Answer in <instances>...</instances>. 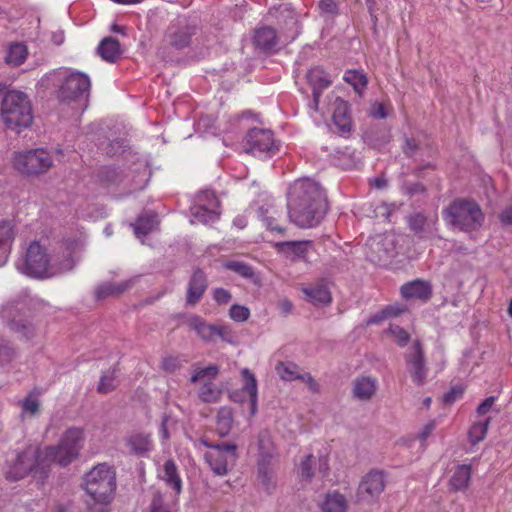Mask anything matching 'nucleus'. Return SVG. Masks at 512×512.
Listing matches in <instances>:
<instances>
[{
  "label": "nucleus",
  "mask_w": 512,
  "mask_h": 512,
  "mask_svg": "<svg viewBox=\"0 0 512 512\" xmlns=\"http://www.w3.org/2000/svg\"><path fill=\"white\" fill-rule=\"evenodd\" d=\"M233 423V415L230 408L222 407L216 416V429L221 437L229 434Z\"/></svg>",
  "instance_id": "ea45409f"
},
{
  "label": "nucleus",
  "mask_w": 512,
  "mask_h": 512,
  "mask_svg": "<svg viewBox=\"0 0 512 512\" xmlns=\"http://www.w3.org/2000/svg\"><path fill=\"white\" fill-rule=\"evenodd\" d=\"M224 267L246 279H251L255 275L253 268L241 261H228L224 264Z\"/></svg>",
  "instance_id": "c03bdc74"
},
{
  "label": "nucleus",
  "mask_w": 512,
  "mask_h": 512,
  "mask_svg": "<svg viewBox=\"0 0 512 512\" xmlns=\"http://www.w3.org/2000/svg\"><path fill=\"white\" fill-rule=\"evenodd\" d=\"M444 219L450 224H481L484 214L472 200L456 199L445 210Z\"/></svg>",
  "instance_id": "423d86ee"
},
{
  "label": "nucleus",
  "mask_w": 512,
  "mask_h": 512,
  "mask_svg": "<svg viewBox=\"0 0 512 512\" xmlns=\"http://www.w3.org/2000/svg\"><path fill=\"white\" fill-rule=\"evenodd\" d=\"M91 82L89 77L80 72L70 73L65 77L58 91V97L62 102L76 101L87 98Z\"/></svg>",
  "instance_id": "9d476101"
},
{
  "label": "nucleus",
  "mask_w": 512,
  "mask_h": 512,
  "mask_svg": "<svg viewBox=\"0 0 512 512\" xmlns=\"http://www.w3.org/2000/svg\"><path fill=\"white\" fill-rule=\"evenodd\" d=\"M28 55V47L24 43L13 42L9 44L4 60L12 67H18L26 61Z\"/></svg>",
  "instance_id": "c85d7f7f"
},
{
  "label": "nucleus",
  "mask_w": 512,
  "mask_h": 512,
  "mask_svg": "<svg viewBox=\"0 0 512 512\" xmlns=\"http://www.w3.org/2000/svg\"><path fill=\"white\" fill-rule=\"evenodd\" d=\"M87 494L100 503H110L116 489L115 471L107 464L93 467L84 478Z\"/></svg>",
  "instance_id": "20e7f679"
},
{
  "label": "nucleus",
  "mask_w": 512,
  "mask_h": 512,
  "mask_svg": "<svg viewBox=\"0 0 512 512\" xmlns=\"http://www.w3.org/2000/svg\"><path fill=\"white\" fill-rule=\"evenodd\" d=\"M343 80L352 86L353 90L362 95L368 85V77L362 70L349 69L343 75Z\"/></svg>",
  "instance_id": "473e14b6"
},
{
  "label": "nucleus",
  "mask_w": 512,
  "mask_h": 512,
  "mask_svg": "<svg viewBox=\"0 0 512 512\" xmlns=\"http://www.w3.org/2000/svg\"><path fill=\"white\" fill-rule=\"evenodd\" d=\"M390 311H391V309H383V310L377 312L376 314L372 315L367 320V325L380 324L381 322H383L384 320L389 318Z\"/></svg>",
  "instance_id": "338daca9"
},
{
  "label": "nucleus",
  "mask_w": 512,
  "mask_h": 512,
  "mask_svg": "<svg viewBox=\"0 0 512 512\" xmlns=\"http://www.w3.org/2000/svg\"><path fill=\"white\" fill-rule=\"evenodd\" d=\"M207 288L208 279L205 272L200 268L194 269L188 283L186 303L191 306L196 305L204 295Z\"/></svg>",
  "instance_id": "a211bd4d"
},
{
  "label": "nucleus",
  "mask_w": 512,
  "mask_h": 512,
  "mask_svg": "<svg viewBox=\"0 0 512 512\" xmlns=\"http://www.w3.org/2000/svg\"><path fill=\"white\" fill-rule=\"evenodd\" d=\"M85 239L80 235L65 237L62 241V258L59 261V269L62 272L72 270L79 261L78 254L83 251Z\"/></svg>",
  "instance_id": "4468645a"
},
{
  "label": "nucleus",
  "mask_w": 512,
  "mask_h": 512,
  "mask_svg": "<svg viewBox=\"0 0 512 512\" xmlns=\"http://www.w3.org/2000/svg\"><path fill=\"white\" fill-rule=\"evenodd\" d=\"M116 372V368L109 369L103 372L97 386L98 393L107 394L117 388L118 381L116 377Z\"/></svg>",
  "instance_id": "79ce46f5"
},
{
  "label": "nucleus",
  "mask_w": 512,
  "mask_h": 512,
  "mask_svg": "<svg viewBox=\"0 0 512 512\" xmlns=\"http://www.w3.org/2000/svg\"><path fill=\"white\" fill-rule=\"evenodd\" d=\"M301 291L315 305H328L332 301L331 293L323 283H318L312 287H303Z\"/></svg>",
  "instance_id": "cd10ccee"
},
{
  "label": "nucleus",
  "mask_w": 512,
  "mask_h": 512,
  "mask_svg": "<svg viewBox=\"0 0 512 512\" xmlns=\"http://www.w3.org/2000/svg\"><path fill=\"white\" fill-rule=\"evenodd\" d=\"M1 120L11 130L20 132L33 121L32 105L28 96L16 90L8 91L1 102Z\"/></svg>",
  "instance_id": "f03ea898"
},
{
  "label": "nucleus",
  "mask_w": 512,
  "mask_h": 512,
  "mask_svg": "<svg viewBox=\"0 0 512 512\" xmlns=\"http://www.w3.org/2000/svg\"><path fill=\"white\" fill-rule=\"evenodd\" d=\"M38 469H41L43 473L45 472V465L37 463V452L23 451L17 453L13 465L9 467L5 476L7 480L18 481L30 472H37Z\"/></svg>",
  "instance_id": "f8f14e48"
},
{
  "label": "nucleus",
  "mask_w": 512,
  "mask_h": 512,
  "mask_svg": "<svg viewBox=\"0 0 512 512\" xmlns=\"http://www.w3.org/2000/svg\"><path fill=\"white\" fill-rule=\"evenodd\" d=\"M180 361L177 357L168 356L163 358L161 367L167 373H174L180 368Z\"/></svg>",
  "instance_id": "052dcab7"
},
{
  "label": "nucleus",
  "mask_w": 512,
  "mask_h": 512,
  "mask_svg": "<svg viewBox=\"0 0 512 512\" xmlns=\"http://www.w3.org/2000/svg\"><path fill=\"white\" fill-rule=\"evenodd\" d=\"M50 154L43 149L15 152L14 168L22 174L34 175L46 172L52 166Z\"/></svg>",
  "instance_id": "39448f33"
},
{
  "label": "nucleus",
  "mask_w": 512,
  "mask_h": 512,
  "mask_svg": "<svg viewBox=\"0 0 512 512\" xmlns=\"http://www.w3.org/2000/svg\"><path fill=\"white\" fill-rule=\"evenodd\" d=\"M287 207L293 224H319L327 214L328 202L318 183L299 179L289 187Z\"/></svg>",
  "instance_id": "f257e3e1"
},
{
  "label": "nucleus",
  "mask_w": 512,
  "mask_h": 512,
  "mask_svg": "<svg viewBox=\"0 0 512 512\" xmlns=\"http://www.w3.org/2000/svg\"><path fill=\"white\" fill-rule=\"evenodd\" d=\"M397 206L394 204L382 203L375 209L377 217H383V221H392V215L396 212Z\"/></svg>",
  "instance_id": "864d4df0"
},
{
  "label": "nucleus",
  "mask_w": 512,
  "mask_h": 512,
  "mask_svg": "<svg viewBox=\"0 0 512 512\" xmlns=\"http://www.w3.org/2000/svg\"><path fill=\"white\" fill-rule=\"evenodd\" d=\"M242 374L244 378V389L250 396L251 414L255 415L257 411V382L254 374H252L248 369H244Z\"/></svg>",
  "instance_id": "a19ab883"
},
{
  "label": "nucleus",
  "mask_w": 512,
  "mask_h": 512,
  "mask_svg": "<svg viewBox=\"0 0 512 512\" xmlns=\"http://www.w3.org/2000/svg\"><path fill=\"white\" fill-rule=\"evenodd\" d=\"M193 34L194 29L189 26L176 27L172 25L169 27L167 33L168 42L177 49H183L189 45Z\"/></svg>",
  "instance_id": "a878e982"
},
{
  "label": "nucleus",
  "mask_w": 512,
  "mask_h": 512,
  "mask_svg": "<svg viewBox=\"0 0 512 512\" xmlns=\"http://www.w3.org/2000/svg\"><path fill=\"white\" fill-rule=\"evenodd\" d=\"M332 121L342 137H348L352 131L350 105L347 101L337 98L334 102Z\"/></svg>",
  "instance_id": "f3484780"
},
{
  "label": "nucleus",
  "mask_w": 512,
  "mask_h": 512,
  "mask_svg": "<svg viewBox=\"0 0 512 512\" xmlns=\"http://www.w3.org/2000/svg\"><path fill=\"white\" fill-rule=\"evenodd\" d=\"M83 444V433L79 428H70L61 437L58 445L49 446L43 452L37 451L39 465L54 462L67 466L77 458Z\"/></svg>",
  "instance_id": "7ed1b4c3"
},
{
  "label": "nucleus",
  "mask_w": 512,
  "mask_h": 512,
  "mask_svg": "<svg viewBox=\"0 0 512 512\" xmlns=\"http://www.w3.org/2000/svg\"><path fill=\"white\" fill-rule=\"evenodd\" d=\"M221 393V389L217 388L211 381H207L199 390V398L205 403H214L220 399Z\"/></svg>",
  "instance_id": "37998d69"
},
{
  "label": "nucleus",
  "mask_w": 512,
  "mask_h": 512,
  "mask_svg": "<svg viewBox=\"0 0 512 512\" xmlns=\"http://www.w3.org/2000/svg\"><path fill=\"white\" fill-rule=\"evenodd\" d=\"M389 331L396 338L399 346L404 347L410 340L409 333L400 326H390Z\"/></svg>",
  "instance_id": "4d7b16f0"
},
{
  "label": "nucleus",
  "mask_w": 512,
  "mask_h": 512,
  "mask_svg": "<svg viewBox=\"0 0 512 512\" xmlns=\"http://www.w3.org/2000/svg\"><path fill=\"white\" fill-rule=\"evenodd\" d=\"M177 426V420L170 415L164 414L160 425V433L163 440L170 439V430H174Z\"/></svg>",
  "instance_id": "3c124183"
},
{
  "label": "nucleus",
  "mask_w": 512,
  "mask_h": 512,
  "mask_svg": "<svg viewBox=\"0 0 512 512\" xmlns=\"http://www.w3.org/2000/svg\"><path fill=\"white\" fill-rule=\"evenodd\" d=\"M49 268L50 258L45 247L36 240L31 242L26 250L22 272L33 278H44L52 275Z\"/></svg>",
  "instance_id": "0eeeda50"
},
{
  "label": "nucleus",
  "mask_w": 512,
  "mask_h": 512,
  "mask_svg": "<svg viewBox=\"0 0 512 512\" xmlns=\"http://www.w3.org/2000/svg\"><path fill=\"white\" fill-rule=\"evenodd\" d=\"M257 447V463H272L277 451L268 429H263L257 434Z\"/></svg>",
  "instance_id": "412c9836"
},
{
  "label": "nucleus",
  "mask_w": 512,
  "mask_h": 512,
  "mask_svg": "<svg viewBox=\"0 0 512 512\" xmlns=\"http://www.w3.org/2000/svg\"><path fill=\"white\" fill-rule=\"evenodd\" d=\"M39 401L38 399L33 396L32 394H29L23 401H22V411L23 413H29L30 415H35L39 411Z\"/></svg>",
  "instance_id": "6e6d98bb"
},
{
  "label": "nucleus",
  "mask_w": 512,
  "mask_h": 512,
  "mask_svg": "<svg viewBox=\"0 0 512 512\" xmlns=\"http://www.w3.org/2000/svg\"><path fill=\"white\" fill-rule=\"evenodd\" d=\"M191 224L217 222L220 220V201L212 190L197 195V205L191 208Z\"/></svg>",
  "instance_id": "1a4fd4ad"
},
{
  "label": "nucleus",
  "mask_w": 512,
  "mask_h": 512,
  "mask_svg": "<svg viewBox=\"0 0 512 512\" xmlns=\"http://www.w3.org/2000/svg\"><path fill=\"white\" fill-rule=\"evenodd\" d=\"M386 486L385 474L380 470H371L361 480L357 489V501L373 503L383 493Z\"/></svg>",
  "instance_id": "9b49d317"
},
{
  "label": "nucleus",
  "mask_w": 512,
  "mask_h": 512,
  "mask_svg": "<svg viewBox=\"0 0 512 512\" xmlns=\"http://www.w3.org/2000/svg\"><path fill=\"white\" fill-rule=\"evenodd\" d=\"M246 145L253 153L274 154L277 147L274 143L273 133L267 129L253 128L246 135Z\"/></svg>",
  "instance_id": "dca6fc26"
},
{
  "label": "nucleus",
  "mask_w": 512,
  "mask_h": 512,
  "mask_svg": "<svg viewBox=\"0 0 512 512\" xmlns=\"http://www.w3.org/2000/svg\"><path fill=\"white\" fill-rule=\"evenodd\" d=\"M15 356V349L6 340H0V366L12 361Z\"/></svg>",
  "instance_id": "8fccbe9b"
},
{
  "label": "nucleus",
  "mask_w": 512,
  "mask_h": 512,
  "mask_svg": "<svg viewBox=\"0 0 512 512\" xmlns=\"http://www.w3.org/2000/svg\"><path fill=\"white\" fill-rule=\"evenodd\" d=\"M135 283V278H131L119 283L105 282L99 285L95 290L97 300H103L111 296H120L128 291Z\"/></svg>",
  "instance_id": "5701e85b"
},
{
  "label": "nucleus",
  "mask_w": 512,
  "mask_h": 512,
  "mask_svg": "<svg viewBox=\"0 0 512 512\" xmlns=\"http://www.w3.org/2000/svg\"><path fill=\"white\" fill-rule=\"evenodd\" d=\"M489 422L490 418H487L484 422H478L472 425L468 433L472 444H477L485 438Z\"/></svg>",
  "instance_id": "a18cd8bd"
},
{
  "label": "nucleus",
  "mask_w": 512,
  "mask_h": 512,
  "mask_svg": "<svg viewBox=\"0 0 512 512\" xmlns=\"http://www.w3.org/2000/svg\"><path fill=\"white\" fill-rule=\"evenodd\" d=\"M229 316L237 322H244L250 316V311L246 306L234 304L230 307Z\"/></svg>",
  "instance_id": "603ef678"
},
{
  "label": "nucleus",
  "mask_w": 512,
  "mask_h": 512,
  "mask_svg": "<svg viewBox=\"0 0 512 512\" xmlns=\"http://www.w3.org/2000/svg\"><path fill=\"white\" fill-rule=\"evenodd\" d=\"M253 43L263 51H271L278 43L277 32L270 26H261L256 29Z\"/></svg>",
  "instance_id": "393cba45"
},
{
  "label": "nucleus",
  "mask_w": 512,
  "mask_h": 512,
  "mask_svg": "<svg viewBox=\"0 0 512 512\" xmlns=\"http://www.w3.org/2000/svg\"><path fill=\"white\" fill-rule=\"evenodd\" d=\"M189 327L196 331L198 336L204 341H211L215 336V325L206 323L201 317L193 316L189 322Z\"/></svg>",
  "instance_id": "e433bc0d"
},
{
  "label": "nucleus",
  "mask_w": 512,
  "mask_h": 512,
  "mask_svg": "<svg viewBox=\"0 0 512 512\" xmlns=\"http://www.w3.org/2000/svg\"><path fill=\"white\" fill-rule=\"evenodd\" d=\"M315 457L312 454H308L300 463L299 475L302 480L311 481L314 476L313 462Z\"/></svg>",
  "instance_id": "09e8293b"
},
{
  "label": "nucleus",
  "mask_w": 512,
  "mask_h": 512,
  "mask_svg": "<svg viewBox=\"0 0 512 512\" xmlns=\"http://www.w3.org/2000/svg\"><path fill=\"white\" fill-rule=\"evenodd\" d=\"M401 295L404 299H417L423 302L428 301L432 296V286L429 282L416 279L402 285Z\"/></svg>",
  "instance_id": "aec40b11"
},
{
  "label": "nucleus",
  "mask_w": 512,
  "mask_h": 512,
  "mask_svg": "<svg viewBox=\"0 0 512 512\" xmlns=\"http://www.w3.org/2000/svg\"><path fill=\"white\" fill-rule=\"evenodd\" d=\"M411 229L418 240L432 239L436 236L434 226H411Z\"/></svg>",
  "instance_id": "5fc2aeb1"
},
{
  "label": "nucleus",
  "mask_w": 512,
  "mask_h": 512,
  "mask_svg": "<svg viewBox=\"0 0 512 512\" xmlns=\"http://www.w3.org/2000/svg\"><path fill=\"white\" fill-rule=\"evenodd\" d=\"M307 80L312 86L313 104L317 110L323 90L328 88L332 81L321 67L311 68L307 73Z\"/></svg>",
  "instance_id": "6ab92c4d"
},
{
  "label": "nucleus",
  "mask_w": 512,
  "mask_h": 512,
  "mask_svg": "<svg viewBox=\"0 0 512 512\" xmlns=\"http://www.w3.org/2000/svg\"><path fill=\"white\" fill-rule=\"evenodd\" d=\"M463 392L464 388L462 386H453L442 396V401L446 405H451L462 396Z\"/></svg>",
  "instance_id": "13d9d810"
},
{
  "label": "nucleus",
  "mask_w": 512,
  "mask_h": 512,
  "mask_svg": "<svg viewBox=\"0 0 512 512\" xmlns=\"http://www.w3.org/2000/svg\"><path fill=\"white\" fill-rule=\"evenodd\" d=\"M162 479L165 481L167 486L174 490L176 495L181 493L182 480L179 476L178 469L174 460L169 459L164 463Z\"/></svg>",
  "instance_id": "7c9ffc66"
},
{
  "label": "nucleus",
  "mask_w": 512,
  "mask_h": 512,
  "mask_svg": "<svg viewBox=\"0 0 512 512\" xmlns=\"http://www.w3.org/2000/svg\"><path fill=\"white\" fill-rule=\"evenodd\" d=\"M376 392V380L369 376L356 378L354 381L353 395L355 398L368 401Z\"/></svg>",
  "instance_id": "bb28decb"
},
{
  "label": "nucleus",
  "mask_w": 512,
  "mask_h": 512,
  "mask_svg": "<svg viewBox=\"0 0 512 512\" xmlns=\"http://www.w3.org/2000/svg\"><path fill=\"white\" fill-rule=\"evenodd\" d=\"M319 8L327 14H336L338 10L337 0H320Z\"/></svg>",
  "instance_id": "69168bd1"
},
{
  "label": "nucleus",
  "mask_w": 512,
  "mask_h": 512,
  "mask_svg": "<svg viewBox=\"0 0 512 512\" xmlns=\"http://www.w3.org/2000/svg\"><path fill=\"white\" fill-rule=\"evenodd\" d=\"M322 510L323 512H346L347 501L345 497L338 492L327 494L322 505Z\"/></svg>",
  "instance_id": "58836bf2"
},
{
  "label": "nucleus",
  "mask_w": 512,
  "mask_h": 512,
  "mask_svg": "<svg viewBox=\"0 0 512 512\" xmlns=\"http://www.w3.org/2000/svg\"><path fill=\"white\" fill-rule=\"evenodd\" d=\"M370 115L376 119H385L387 117V111L382 103L374 104L370 109Z\"/></svg>",
  "instance_id": "774afa93"
},
{
  "label": "nucleus",
  "mask_w": 512,
  "mask_h": 512,
  "mask_svg": "<svg viewBox=\"0 0 512 512\" xmlns=\"http://www.w3.org/2000/svg\"><path fill=\"white\" fill-rule=\"evenodd\" d=\"M98 53L107 62H115L121 55L120 43L112 37L104 38L99 46Z\"/></svg>",
  "instance_id": "2f4dec72"
},
{
  "label": "nucleus",
  "mask_w": 512,
  "mask_h": 512,
  "mask_svg": "<svg viewBox=\"0 0 512 512\" xmlns=\"http://www.w3.org/2000/svg\"><path fill=\"white\" fill-rule=\"evenodd\" d=\"M219 373V368L216 365H209L206 368H201L195 370L194 374L191 376L190 381L192 383H197L205 378H208L209 381L214 379Z\"/></svg>",
  "instance_id": "49530a36"
},
{
  "label": "nucleus",
  "mask_w": 512,
  "mask_h": 512,
  "mask_svg": "<svg viewBox=\"0 0 512 512\" xmlns=\"http://www.w3.org/2000/svg\"><path fill=\"white\" fill-rule=\"evenodd\" d=\"M5 313V316L8 318V327L19 339L29 340L35 336L36 329L31 321L21 315H15L10 318L11 313L9 311Z\"/></svg>",
  "instance_id": "4be33fe9"
},
{
  "label": "nucleus",
  "mask_w": 512,
  "mask_h": 512,
  "mask_svg": "<svg viewBox=\"0 0 512 512\" xmlns=\"http://www.w3.org/2000/svg\"><path fill=\"white\" fill-rule=\"evenodd\" d=\"M135 236L145 244V237L154 231H158V226H133Z\"/></svg>",
  "instance_id": "680f3d73"
},
{
  "label": "nucleus",
  "mask_w": 512,
  "mask_h": 512,
  "mask_svg": "<svg viewBox=\"0 0 512 512\" xmlns=\"http://www.w3.org/2000/svg\"><path fill=\"white\" fill-rule=\"evenodd\" d=\"M149 512H170L164 500V494L159 490L152 492Z\"/></svg>",
  "instance_id": "de8ad7c7"
},
{
  "label": "nucleus",
  "mask_w": 512,
  "mask_h": 512,
  "mask_svg": "<svg viewBox=\"0 0 512 512\" xmlns=\"http://www.w3.org/2000/svg\"><path fill=\"white\" fill-rule=\"evenodd\" d=\"M277 373L285 381H293L300 379L307 381L310 384L312 390H316L317 383L314 381L310 373L301 374L299 367L293 362L280 363L276 367Z\"/></svg>",
  "instance_id": "b1692460"
},
{
  "label": "nucleus",
  "mask_w": 512,
  "mask_h": 512,
  "mask_svg": "<svg viewBox=\"0 0 512 512\" xmlns=\"http://www.w3.org/2000/svg\"><path fill=\"white\" fill-rule=\"evenodd\" d=\"M127 445L132 453L139 456L146 455L153 448L150 436L141 433L130 436L127 439Z\"/></svg>",
  "instance_id": "f704fd0d"
},
{
  "label": "nucleus",
  "mask_w": 512,
  "mask_h": 512,
  "mask_svg": "<svg viewBox=\"0 0 512 512\" xmlns=\"http://www.w3.org/2000/svg\"><path fill=\"white\" fill-rule=\"evenodd\" d=\"M309 241H287L276 244L279 252L286 255L293 254L297 257H304L307 253Z\"/></svg>",
  "instance_id": "4c0bfd02"
},
{
  "label": "nucleus",
  "mask_w": 512,
  "mask_h": 512,
  "mask_svg": "<svg viewBox=\"0 0 512 512\" xmlns=\"http://www.w3.org/2000/svg\"><path fill=\"white\" fill-rule=\"evenodd\" d=\"M471 468L469 465H459L450 479V487L454 491L465 490L470 482Z\"/></svg>",
  "instance_id": "c9c22d12"
},
{
  "label": "nucleus",
  "mask_w": 512,
  "mask_h": 512,
  "mask_svg": "<svg viewBox=\"0 0 512 512\" xmlns=\"http://www.w3.org/2000/svg\"><path fill=\"white\" fill-rule=\"evenodd\" d=\"M257 479L262 488L271 494L276 488V478L272 463H257Z\"/></svg>",
  "instance_id": "c756f323"
},
{
  "label": "nucleus",
  "mask_w": 512,
  "mask_h": 512,
  "mask_svg": "<svg viewBox=\"0 0 512 512\" xmlns=\"http://www.w3.org/2000/svg\"><path fill=\"white\" fill-rule=\"evenodd\" d=\"M15 235L14 226H0V266L4 265L8 259Z\"/></svg>",
  "instance_id": "72a5a7b5"
},
{
  "label": "nucleus",
  "mask_w": 512,
  "mask_h": 512,
  "mask_svg": "<svg viewBox=\"0 0 512 512\" xmlns=\"http://www.w3.org/2000/svg\"><path fill=\"white\" fill-rule=\"evenodd\" d=\"M161 221L159 214L154 211H146L141 214L136 224H159Z\"/></svg>",
  "instance_id": "e2e57ef3"
},
{
  "label": "nucleus",
  "mask_w": 512,
  "mask_h": 512,
  "mask_svg": "<svg viewBox=\"0 0 512 512\" xmlns=\"http://www.w3.org/2000/svg\"><path fill=\"white\" fill-rule=\"evenodd\" d=\"M215 336L220 337L223 341L233 343L235 335L232 330L225 325H215Z\"/></svg>",
  "instance_id": "bf43d9fd"
},
{
  "label": "nucleus",
  "mask_w": 512,
  "mask_h": 512,
  "mask_svg": "<svg viewBox=\"0 0 512 512\" xmlns=\"http://www.w3.org/2000/svg\"><path fill=\"white\" fill-rule=\"evenodd\" d=\"M405 361L413 382L422 386L426 382L428 369L425 363L424 351L419 340H416L410 352L405 355Z\"/></svg>",
  "instance_id": "ddd939ff"
},
{
  "label": "nucleus",
  "mask_w": 512,
  "mask_h": 512,
  "mask_svg": "<svg viewBox=\"0 0 512 512\" xmlns=\"http://www.w3.org/2000/svg\"><path fill=\"white\" fill-rule=\"evenodd\" d=\"M237 445L221 442L213 446V451L205 453V459L213 472L224 476L235 465L238 459Z\"/></svg>",
  "instance_id": "6e6552de"
},
{
  "label": "nucleus",
  "mask_w": 512,
  "mask_h": 512,
  "mask_svg": "<svg viewBox=\"0 0 512 512\" xmlns=\"http://www.w3.org/2000/svg\"><path fill=\"white\" fill-rule=\"evenodd\" d=\"M213 298L218 304H227L230 302L232 295L224 288H216L213 291Z\"/></svg>",
  "instance_id": "0e129e2a"
},
{
  "label": "nucleus",
  "mask_w": 512,
  "mask_h": 512,
  "mask_svg": "<svg viewBox=\"0 0 512 512\" xmlns=\"http://www.w3.org/2000/svg\"><path fill=\"white\" fill-rule=\"evenodd\" d=\"M396 255L394 237L392 235L379 236L370 244L369 259L376 265H386Z\"/></svg>",
  "instance_id": "2eb2a0df"
}]
</instances>
